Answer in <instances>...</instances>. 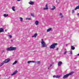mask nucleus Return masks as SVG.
<instances>
[{
    "label": "nucleus",
    "mask_w": 79,
    "mask_h": 79,
    "mask_svg": "<svg viewBox=\"0 0 79 79\" xmlns=\"http://www.w3.org/2000/svg\"><path fill=\"white\" fill-rule=\"evenodd\" d=\"M74 73V72H72L71 73H68L66 74L65 75H64L63 77V79H66V78H68L69 76H71V75H72V74H73Z\"/></svg>",
    "instance_id": "obj_1"
},
{
    "label": "nucleus",
    "mask_w": 79,
    "mask_h": 79,
    "mask_svg": "<svg viewBox=\"0 0 79 79\" xmlns=\"http://www.w3.org/2000/svg\"><path fill=\"white\" fill-rule=\"evenodd\" d=\"M41 44L42 47H43V48H45V47H47V45L46 44H45V41H44V39H41Z\"/></svg>",
    "instance_id": "obj_2"
},
{
    "label": "nucleus",
    "mask_w": 79,
    "mask_h": 79,
    "mask_svg": "<svg viewBox=\"0 0 79 79\" xmlns=\"http://www.w3.org/2000/svg\"><path fill=\"white\" fill-rule=\"evenodd\" d=\"M16 50V48L10 47L6 48L7 51H13Z\"/></svg>",
    "instance_id": "obj_3"
},
{
    "label": "nucleus",
    "mask_w": 79,
    "mask_h": 79,
    "mask_svg": "<svg viewBox=\"0 0 79 79\" xmlns=\"http://www.w3.org/2000/svg\"><path fill=\"white\" fill-rule=\"evenodd\" d=\"M57 45V44L54 43L51 45L49 47L51 49H54L55 48V46Z\"/></svg>",
    "instance_id": "obj_4"
},
{
    "label": "nucleus",
    "mask_w": 79,
    "mask_h": 79,
    "mask_svg": "<svg viewBox=\"0 0 79 79\" xmlns=\"http://www.w3.org/2000/svg\"><path fill=\"white\" fill-rule=\"evenodd\" d=\"M10 60V59H7L5 60L4 61V63H8Z\"/></svg>",
    "instance_id": "obj_5"
},
{
    "label": "nucleus",
    "mask_w": 79,
    "mask_h": 79,
    "mask_svg": "<svg viewBox=\"0 0 79 79\" xmlns=\"http://www.w3.org/2000/svg\"><path fill=\"white\" fill-rule=\"evenodd\" d=\"M17 73H18V71L15 70L14 72L11 75V76H14V75H15L17 74Z\"/></svg>",
    "instance_id": "obj_6"
},
{
    "label": "nucleus",
    "mask_w": 79,
    "mask_h": 79,
    "mask_svg": "<svg viewBox=\"0 0 79 79\" xmlns=\"http://www.w3.org/2000/svg\"><path fill=\"white\" fill-rule=\"evenodd\" d=\"M61 77V75H54L53 76V77H56V78H60Z\"/></svg>",
    "instance_id": "obj_7"
},
{
    "label": "nucleus",
    "mask_w": 79,
    "mask_h": 79,
    "mask_svg": "<svg viewBox=\"0 0 79 79\" xmlns=\"http://www.w3.org/2000/svg\"><path fill=\"white\" fill-rule=\"evenodd\" d=\"M45 7H46V8H44L43 10H48V6L47 5V4L46 5Z\"/></svg>",
    "instance_id": "obj_8"
},
{
    "label": "nucleus",
    "mask_w": 79,
    "mask_h": 79,
    "mask_svg": "<svg viewBox=\"0 0 79 79\" xmlns=\"http://www.w3.org/2000/svg\"><path fill=\"white\" fill-rule=\"evenodd\" d=\"M59 16H60V18H63V17H64V16H63V15L62 14V13H60L59 14Z\"/></svg>",
    "instance_id": "obj_9"
},
{
    "label": "nucleus",
    "mask_w": 79,
    "mask_h": 79,
    "mask_svg": "<svg viewBox=\"0 0 79 79\" xmlns=\"http://www.w3.org/2000/svg\"><path fill=\"white\" fill-rule=\"evenodd\" d=\"M53 64H54V63H53V62L51 63V64L50 65L49 67L48 68V69H50V67L51 66H53Z\"/></svg>",
    "instance_id": "obj_10"
},
{
    "label": "nucleus",
    "mask_w": 79,
    "mask_h": 79,
    "mask_svg": "<svg viewBox=\"0 0 79 79\" xmlns=\"http://www.w3.org/2000/svg\"><path fill=\"white\" fill-rule=\"evenodd\" d=\"M37 33H36L34 35H33V36H32V37L35 38V37H37Z\"/></svg>",
    "instance_id": "obj_11"
},
{
    "label": "nucleus",
    "mask_w": 79,
    "mask_h": 79,
    "mask_svg": "<svg viewBox=\"0 0 79 79\" xmlns=\"http://www.w3.org/2000/svg\"><path fill=\"white\" fill-rule=\"evenodd\" d=\"M30 63H36V62L35 61H29L27 62V63L28 64H29Z\"/></svg>",
    "instance_id": "obj_12"
},
{
    "label": "nucleus",
    "mask_w": 79,
    "mask_h": 79,
    "mask_svg": "<svg viewBox=\"0 0 79 79\" xmlns=\"http://www.w3.org/2000/svg\"><path fill=\"white\" fill-rule=\"evenodd\" d=\"M62 63L61 62V61H59L58 62V65L59 66H60V65L62 64Z\"/></svg>",
    "instance_id": "obj_13"
},
{
    "label": "nucleus",
    "mask_w": 79,
    "mask_h": 79,
    "mask_svg": "<svg viewBox=\"0 0 79 79\" xmlns=\"http://www.w3.org/2000/svg\"><path fill=\"white\" fill-rule=\"evenodd\" d=\"M4 64H5V62H4L1 63L0 64V67H1V66H3V65Z\"/></svg>",
    "instance_id": "obj_14"
},
{
    "label": "nucleus",
    "mask_w": 79,
    "mask_h": 79,
    "mask_svg": "<svg viewBox=\"0 0 79 79\" xmlns=\"http://www.w3.org/2000/svg\"><path fill=\"white\" fill-rule=\"evenodd\" d=\"M52 6L53 8H51V10H54L55 9V6Z\"/></svg>",
    "instance_id": "obj_15"
},
{
    "label": "nucleus",
    "mask_w": 79,
    "mask_h": 79,
    "mask_svg": "<svg viewBox=\"0 0 79 79\" xmlns=\"http://www.w3.org/2000/svg\"><path fill=\"white\" fill-rule=\"evenodd\" d=\"M39 22L38 21H36L35 22V24H36V25H38L39 24Z\"/></svg>",
    "instance_id": "obj_16"
},
{
    "label": "nucleus",
    "mask_w": 79,
    "mask_h": 79,
    "mask_svg": "<svg viewBox=\"0 0 79 79\" xmlns=\"http://www.w3.org/2000/svg\"><path fill=\"white\" fill-rule=\"evenodd\" d=\"M19 19H20V21L21 22H23V19L22 17H19Z\"/></svg>",
    "instance_id": "obj_17"
},
{
    "label": "nucleus",
    "mask_w": 79,
    "mask_h": 79,
    "mask_svg": "<svg viewBox=\"0 0 79 79\" xmlns=\"http://www.w3.org/2000/svg\"><path fill=\"white\" fill-rule=\"evenodd\" d=\"M29 3L30 4V5H33L34 4V2L32 1H30L29 2Z\"/></svg>",
    "instance_id": "obj_18"
},
{
    "label": "nucleus",
    "mask_w": 79,
    "mask_h": 79,
    "mask_svg": "<svg viewBox=\"0 0 79 79\" xmlns=\"http://www.w3.org/2000/svg\"><path fill=\"white\" fill-rule=\"evenodd\" d=\"M15 6H13L12 7V9L14 11H15Z\"/></svg>",
    "instance_id": "obj_19"
},
{
    "label": "nucleus",
    "mask_w": 79,
    "mask_h": 79,
    "mask_svg": "<svg viewBox=\"0 0 79 79\" xmlns=\"http://www.w3.org/2000/svg\"><path fill=\"white\" fill-rule=\"evenodd\" d=\"M51 30H52V28H49L47 30V32H50Z\"/></svg>",
    "instance_id": "obj_20"
},
{
    "label": "nucleus",
    "mask_w": 79,
    "mask_h": 79,
    "mask_svg": "<svg viewBox=\"0 0 79 79\" xmlns=\"http://www.w3.org/2000/svg\"><path fill=\"white\" fill-rule=\"evenodd\" d=\"M18 63V61L17 60H15L13 64V65H15V64H16Z\"/></svg>",
    "instance_id": "obj_21"
},
{
    "label": "nucleus",
    "mask_w": 79,
    "mask_h": 79,
    "mask_svg": "<svg viewBox=\"0 0 79 79\" xmlns=\"http://www.w3.org/2000/svg\"><path fill=\"white\" fill-rule=\"evenodd\" d=\"M3 32V29L2 28H0V32Z\"/></svg>",
    "instance_id": "obj_22"
},
{
    "label": "nucleus",
    "mask_w": 79,
    "mask_h": 79,
    "mask_svg": "<svg viewBox=\"0 0 79 79\" xmlns=\"http://www.w3.org/2000/svg\"><path fill=\"white\" fill-rule=\"evenodd\" d=\"M8 16V14H5L4 15V17H7Z\"/></svg>",
    "instance_id": "obj_23"
},
{
    "label": "nucleus",
    "mask_w": 79,
    "mask_h": 79,
    "mask_svg": "<svg viewBox=\"0 0 79 79\" xmlns=\"http://www.w3.org/2000/svg\"><path fill=\"white\" fill-rule=\"evenodd\" d=\"M77 9H79V5L78 6H77L75 9V10H77Z\"/></svg>",
    "instance_id": "obj_24"
},
{
    "label": "nucleus",
    "mask_w": 79,
    "mask_h": 79,
    "mask_svg": "<svg viewBox=\"0 0 79 79\" xmlns=\"http://www.w3.org/2000/svg\"><path fill=\"white\" fill-rule=\"evenodd\" d=\"M71 48H72V50H74V49H75V47L72 46L71 47Z\"/></svg>",
    "instance_id": "obj_25"
},
{
    "label": "nucleus",
    "mask_w": 79,
    "mask_h": 79,
    "mask_svg": "<svg viewBox=\"0 0 79 79\" xmlns=\"http://www.w3.org/2000/svg\"><path fill=\"white\" fill-rule=\"evenodd\" d=\"M26 20H27L28 19V20H31V19L30 18H26Z\"/></svg>",
    "instance_id": "obj_26"
},
{
    "label": "nucleus",
    "mask_w": 79,
    "mask_h": 79,
    "mask_svg": "<svg viewBox=\"0 0 79 79\" xmlns=\"http://www.w3.org/2000/svg\"><path fill=\"white\" fill-rule=\"evenodd\" d=\"M36 63L37 64H39L40 63V61H38L36 62Z\"/></svg>",
    "instance_id": "obj_27"
},
{
    "label": "nucleus",
    "mask_w": 79,
    "mask_h": 79,
    "mask_svg": "<svg viewBox=\"0 0 79 79\" xmlns=\"http://www.w3.org/2000/svg\"><path fill=\"white\" fill-rule=\"evenodd\" d=\"M31 15L33 17H34V14H31Z\"/></svg>",
    "instance_id": "obj_28"
},
{
    "label": "nucleus",
    "mask_w": 79,
    "mask_h": 79,
    "mask_svg": "<svg viewBox=\"0 0 79 79\" xmlns=\"http://www.w3.org/2000/svg\"><path fill=\"white\" fill-rule=\"evenodd\" d=\"M8 36H9L10 37V38H11L12 37V36L11 35H8Z\"/></svg>",
    "instance_id": "obj_29"
},
{
    "label": "nucleus",
    "mask_w": 79,
    "mask_h": 79,
    "mask_svg": "<svg viewBox=\"0 0 79 79\" xmlns=\"http://www.w3.org/2000/svg\"><path fill=\"white\" fill-rule=\"evenodd\" d=\"M5 52V50H2L1 51V52L2 53H4V52Z\"/></svg>",
    "instance_id": "obj_30"
},
{
    "label": "nucleus",
    "mask_w": 79,
    "mask_h": 79,
    "mask_svg": "<svg viewBox=\"0 0 79 79\" xmlns=\"http://www.w3.org/2000/svg\"><path fill=\"white\" fill-rule=\"evenodd\" d=\"M74 13V10H73L72 11V14H73V13Z\"/></svg>",
    "instance_id": "obj_31"
},
{
    "label": "nucleus",
    "mask_w": 79,
    "mask_h": 79,
    "mask_svg": "<svg viewBox=\"0 0 79 79\" xmlns=\"http://www.w3.org/2000/svg\"><path fill=\"white\" fill-rule=\"evenodd\" d=\"M67 53V52L65 51L64 53V55H65V54H66V53Z\"/></svg>",
    "instance_id": "obj_32"
},
{
    "label": "nucleus",
    "mask_w": 79,
    "mask_h": 79,
    "mask_svg": "<svg viewBox=\"0 0 79 79\" xmlns=\"http://www.w3.org/2000/svg\"><path fill=\"white\" fill-rule=\"evenodd\" d=\"M70 53L71 55H72V54H73V52H72V51L70 52Z\"/></svg>",
    "instance_id": "obj_33"
},
{
    "label": "nucleus",
    "mask_w": 79,
    "mask_h": 79,
    "mask_svg": "<svg viewBox=\"0 0 79 79\" xmlns=\"http://www.w3.org/2000/svg\"><path fill=\"white\" fill-rule=\"evenodd\" d=\"M68 44H67L66 45V47H68Z\"/></svg>",
    "instance_id": "obj_34"
},
{
    "label": "nucleus",
    "mask_w": 79,
    "mask_h": 79,
    "mask_svg": "<svg viewBox=\"0 0 79 79\" xmlns=\"http://www.w3.org/2000/svg\"><path fill=\"white\" fill-rule=\"evenodd\" d=\"M21 0H17V2H19V1H21Z\"/></svg>",
    "instance_id": "obj_35"
},
{
    "label": "nucleus",
    "mask_w": 79,
    "mask_h": 79,
    "mask_svg": "<svg viewBox=\"0 0 79 79\" xmlns=\"http://www.w3.org/2000/svg\"><path fill=\"white\" fill-rule=\"evenodd\" d=\"M77 16H79V13L77 14Z\"/></svg>",
    "instance_id": "obj_36"
},
{
    "label": "nucleus",
    "mask_w": 79,
    "mask_h": 79,
    "mask_svg": "<svg viewBox=\"0 0 79 79\" xmlns=\"http://www.w3.org/2000/svg\"><path fill=\"white\" fill-rule=\"evenodd\" d=\"M56 50H58V48H57L56 49Z\"/></svg>",
    "instance_id": "obj_37"
},
{
    "label": "nucleus",
    "mask_w": 79,
    "mask_h": 79,
    "mask_svg": "<svg viewBox=\"0 0 79 79\" xmlns=\"http://www.w3.org/2000/svg\"><path fill=\"white\" fill-rule=\"evenodd\" d=\"M11 42H13V40H11Z\"/></svg>",
    "instance_id": "obj_38"
},
{
    "label": "nucleus",
    "mask_w": 79,
    "mask_h": 79,
    "mask_svg": "<svg viewBox=\"0 0 79 79\" xmlns=\"http://www.w3.org/2000/svg\"><path fill=\"white\" fill-rule=\"evenodd\" d=\"M77 56H79V53L77 55Z\"/></svg>",
    "instance_id": "obj_39"
},
{
    "label": "nucleus",
    "mask_w": 79,
    "mask_h": 79,
    "mask_svg": "<svg viewBox=\"0 0 79 79\" xmlns=\"http://www.w3.org/2000/svg\"><path fill=\"white\" fill-rule=\"evenodd\" d=\"M77 58V57H76L75 58Z\"/></svg>",
    "instance_id": "obj_40"
}]
</instances>
